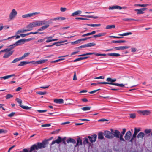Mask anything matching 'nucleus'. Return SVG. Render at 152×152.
Listing matches in <instances>:
<instances>
[{
    "label": "nucleus",
    "mask_w": 152,
    "mask_h": 152,
    "mask_svg": "<svg viewBox=\"0 0 152 152\" xmlns=\"http://www.w3.org/2000/svg\"><path fill=\"white\" fill-rule=\"evenodd\" d=\"M97 135L94 134L91 136H88L87 137H85L84 139L83 144L84 145L88 144L89 145H91V143L89 142V140L91 143L95 142L97 138Z\"/></svg>",
    "instance_id": "1"
},
{
    "label": "nucleus",
    "mask_w": 152,
    "mask_h": 152,
    "mask_svg": "<svg viewBox=\"0 0 152 152\" xmlns=\"http://www.w3.org/2000/svg\"><path fill=\"white\" fill-rule=\"evenodd\" d=\"M8 48H6L4 50H2L1 51V53L5 52L6 53L4 55L3 57L4 58H9L12 55V54L14 52V50H12L13 49V48L10 47H9L8 46Z\"/></svg>",
    "instance_id": "2"
},
{
    "label": "nucleus",
    "mask_w": 152,
    "mask_h": 152,
    "mask_svg": "<svg viewBox=\"0 0 152 152\" xmlns=\"http://www.w3.org/2000/svg\"><path fill=\"white\" fill-rule=\"evenodd\" d=\"M47 61V59H45L40 60L37 61H22L18 65V66H23L31 63H32V64L37 65L39 64L44 63L45 62Z\"/></svg>",
    "instance_id": "3"
},
{
    "label": "nucleus",
    "mask_w": 152,
    "mask_h": 152,
    "mask_svg": "<svg viewBox=\"0 0 152 152\" xmlns=\"http://www.w3.org/2000/svg\"><path fill=\"white\" fill-rule=\"evenodd\" d=\"M16 100L17 102L19 104V106H20L22 108L26 109V110H29L31 108V107H29L28 106H25L22 105V101L19 98H17L16 99Z\"/></svg>",
    "instance_id": "4"
},
{
    "label": "nucleus",
    "mask_w": 152,
    "mask_h": 152,
    "mask_svg": "<svg viewBox=\"0 0 152 152\" xmlns=\"http://www.w3.org/2000/svg\"><path fill=\"white\" fill-rule=\"evenodd\" d=\"M24 39H22L17 41L15 43L9 46L8 47H11L13 48L14 49L15 47L24 44Z\"/></svg>",
    "instance_id": "5"
},
{
    "label": "nucleus",
    "mask_w": 152,
    "mask_h": 152,
    "mask_svg": "<svg viewBox=\"0 0 152 152\" xmlns=\"http://www.w3.org/2000/svg\"><path fill=\"white\" fill-rule=\"evenodd\" d=\"M17 12L15 9L12 10L9 15V18L10 20L13 19L17 16Z\"/></svg>",
    "instance_id": "6"
},
{
    "label": "nucleus",
    "mask_w": 152,
    "mask_h": 152,
    "mask_svg": "<svg viewBox=\"0 0 152 152\" xmlns=\"http://www.w3.org/2000/svg\"><path fill=\"white\" fill-rule=\"evenodd\" d=\"M105 137L108 138H112L113 137V135L112 132L108 131H105L104 132Z\"/></svg>",
    "instance_id": "7"
},
{
    "label": "nucleus",
    "mask_w": 152,
    "mask_h": 152,
    "mask_svg": "<svg viewBox=\"0 0 152 152\" xmlns=\"http://www.w3.org/2000/svg\"><path fill=\"white\" fill-rule=\"evenodd\" d=\"M39 13L35 12L34 13H28L23 15L22 16V17L23 18H27L32 17L36 15H37L39 14Z\"/></svg>",
    "instance_id": "8"
},
{
    "label": "nucleus",
    "mask_w": 152,
    "mask_h": 152,
    "mask_svg": "<svg viewBox=\"0 0 152 152\" xmlns=\"http://www.w3.org/2000/svg\"><path fill=\"white\" fill-rule=\"evenodd\" d=\"M138 113L143 115H148L151 113V112L149 110H139L138 111Z\"/></svg>",
    "instance_id": "9"
},
{
    "label": "nucleus",
    "mask_w": 152,
    "mask_h": 152,
    "mask_svg": "<svg viewBox=\"0 0 152 152\" xmlns=\"http://www.w3.org/2000/svg\"><path fill=\"white\" fill-rule=\"evenodd\" d=\"M34 145L35 146V147L36 148V150L44 148L45 146V144L44 142L38 143L37 145L34 144Z\"/></svg>",
    "instance_id": "10"
},
{
    "label": "nucleus",
    "mask_w": 152,
    "mask_h": 152,
    "mask_svg": "<svg viewBox=\"0 0 152 152\" xmlns=\"http://www.w3.org/2000/svg\"><path fill=\"white\" fill-rule=\"evenodd\" d=\"M54 35H53L52 36H49V37H45V39H47V40L45 42L46 43H49L52 41H56L58 40L57 39H52V38L53 37Z\"/></svg>",
    "instance_id": "11"
},
{
    "label": "nucleus",
    "mask_w": 152,
    "mask_h": 152,
    "mask_svg": "<svg viewBox=\"0 0 152 152\" xmlns=\"http://www.w3.org/2000/svg\"><path fill=\"white\" fill-rule=\"evenodd\" d=\"M130 48V46H121L117 47H114L113 48V49H114L115 50H120L125 49H127Z\"/></svg>",
    "instance_id": "12"
},
{
    "label": "nucleus",
    "mask_w": 152,
    "mask_h": 152,
    "mask_svg": "<svg viewBox=\"0 0 152 152\" xmlns=\"http://www.w3.org/2000/svg\"><path fill=\"white\" fill-rule=\"evenodd\" d=\"M147 9V8H144L139 9H136L134 10V11L137 12V14L138 15L143 14L144 13L143 11L146 10Z\"/></svg>",
    "instance_id": "13"
},
{
    "label": "nucleus",
    "mask_w": 152,
    "mask_h": 152,
    "mask_svg": "<svg viewBox=\"0 0 152 152\" xmlns=\"http://www.w3.org/2000/svg\"><path fill=\"white\" fill-rule=\"evenodd\" d=\"M113 130L112 129H111V132L113 135V137H115L117 138H119L120 135V132L117 130H115L114 132H113Z\"/></svg>",
    "instance_id": "14"
},
{
    "label": "nucleus",
    "mask_w": 152,
    "mask_h": 152,
    "mask_svg": "<svg viewBox=\"0 0 152 152\" xmlns=\"http://www.w3.org/2000/svg\"><path fill=\"white\" fill-rule=\"evenodd\" d=\"M37 22L38 26H41L44 25H45L49 23L48 22L45 20H43L42 21L38 20Z\"/></svg>",
    "instance_id": "15"
},
{
    "label": "nucleus",
    "mask_w": 152,
    "mask_h": 152,
    "mask_svg": "<svg viewBox=\"0 0 152 152\" xmlns=\"http://www.w3.org/2000/svg\"><path fill=\"white\" fill-rule=\"evenodd\" d=\"M62 141V139L61 137L60 136H59L58 137V138L56 139V140L53 141H52L51 143V145H53L55 143H57V144H59Z\"/></svg>",
    "instance_id": "16"
},
{
    "label": "nucleus",
    "mask_w": 152,
    "mask_h": 152,
    "mask_svg": "<svg viewBox=\"0 0 152 152\" xmlns=\"http://www.w3.org/2000/svg\"><path fill=\"white\" fill-rule=\"evenodd\" d=\"M131 136V133L130 131L127 132L125 136V138L126 140H129L130 139Z\"/></svg>",
    "instance_id": "17"
},
{
    "label": "nucleus",
    "mask_w": 152,
    "mask_h": 152,
    "mask_svg": "<svg viewBox=\"0 0 152 152\" xmlns=\"http://www.w3.org/2000/svg\"><path fill=\"white\" fill-rule=\"evenodd\" d=\"M122 9V7L118 6H113L112 7H110L109 8V9L112 10L114 9H119L121 10Z\"/></svg>",
    "instance_id": "18"
},
{
    "label": "nucleus",
    "mask_w": 152,
    "mask_h": 152,
    "mask_svg": "<svg viewBox=\"0 0 152 152\" xmlns=\"http://www.w3.org/2000/svg\"><path fill=\"white\" fill-rule=\"evenodd\" d=\"M82 145V140L80 138H78L77 140V143L76 145L75 146V147L78 145Z\"/></svg>",
    "instance_id": "19"
},
{
    "label": "nucleus",
    "mask_w": 152,
    "mask_h": 152,
    "mask_svg": "<svg viewBox=\"0 0 152 152\" xmlns=\"http://www.w3.org/2000/svg\"><path fill=\"white\" fill-rule=\"evenodd\" d=\"M106 34V33H100L98 34L93 35L92 37H93L96 38L97 37H99L101 36H103L105 35Z\"/></svg>",
    "instance_id": "20"
},
{
    "label": "nucleus",
    "mask_w": 152,
    "mask_h": 152,
    "mask_svg": "<svg viewBox=\"0 0 152 152\" xmlns=\"http://www.w3.org/2000/svg\"><path fill=\"white\" fill-rule=\"evenodd\" d=\"M107 55L109 56L113 57H118L120 56L119 54L116 53H109Z\"/></svg>",
    "instance_id": "21"
},
{
    "label": "nucleus",
    "mask_w": 152,
    "mask_h": 152,
    "mask_svg": "<svg viewBox=\"0 0 152 152\" xmlns=\"http://www.w3.org/2000/svg\"><path fill=\"white\" fill-rule=\"evenodd\" d=\"M89 57V56H86V57H82L79 58H78L74 60L73 61L74 62H76L77 61H79L80 60L87 59Z\"/></svg>",
    "instance_id": "22"
},
{
    "label": "nucleus",
    "mask_w": 152,
    "mask_h": 152,
    "mask_svg": "<svg viewBox=\"0 0 152 152\" xmlns=\"http://www.w3.org/2000/svg\"><path fill=\"white\" fill-rule=\"evenodd\" d=\"M54 102L58 104H62L63 103L64 100L62 99H54Z\"/></svg>",
    "instance_id": "23"
},
{
    "label": "nucleus",
    "mask_w": 152,
    "mask_h": 152,
    "mask_svg": "<svg viewBox=\"0 0 152 152\" xmlns=\"http://www.w3.org/2000/svg\"><path fill=\"white\" fill-rule=\"evenodd\" d=\"M66 142L67 143H75L76 142V141L75 139L70 138L66 140Z\"/></svg>",
    "instance_id": "24"
},
{
    "label": "nucleus",
    "mask_w": 152,
    "mask_h": 152,
    "mask_svg": "<svg viewBox=\"0 0 152 152\" xmlns=\"http://www.w3.org/2000/svg\"><path fill=\"white\" fill-rule=\"evenodd\" d=\"M64 41H61V42H55V43H53L52 45H47L46 46V47H52V46H53V45H56V46H58L59 45L58 44V43H64Z\"/></svg>",
    "instance_id": "25"
},
{
    "label": "nucleus",
    "mask_w": 152,
    "mask_h": 152,
    "mask_svg": "<svg viewBox=\"0 0 152 152\" xmlns=\"http://www.w3.org/2000/svg\"><path fill=\"white\" fill-rule=\"evenodd\" d=\"M15 76V74H13L11 75L6 76L4 77H0V79H3L4 80L8 79L11 77L14 76Z\"/></svg>",
    "instance_id": "26"
},
{
    "label": "nucleus",
    "mask_w": 152,
    "mask_h": 152,
    "mask_svg": "<svg viewBox=\"0 0 152 152\" xmlns=\"http://www.w3.org/2000/svg\"><path fill=\"white\" fill-rule=\"evenodd\" d=\"M85 45L86 48L87 47H91V46H94L96 45V44L95 43L92 42L85 44Z\"/></svg>",
    "instance_id": "27"
},
{
    "label": "nucleus",
    "mask_w": 152,
    "mask_h": 152,
    "mask_svg": "<svg viewBox=\"0 0 152 152\" xmlns=\"http://www.w3.org/2000/svg\"><path fill=\"white\" fill-rule=\"evenodd\" d=\"M98 122H104V121H107V124H109L111 123V121L109 120L105 119L104 118H102L100 119H99L98 121Z\"/></svg>",
    "instance_id": "28"
},
{
    "label": "nucleus",
    "mask_w": 152,
    "mask_h": 152,
    "mask_svg": "<svg viewBox=\"0 0 152 152\" xmlns=\"http://www.w3.org/2000/svg\"><path fill=\"white\" fill-rule=\"evenodd\" d=\"M82 12L80 10H78L75 11L72 14V16H74L75 15H80Z\"/></svg>",
    "instance_id": "29"
},
{
    "label": "nucleus",
    "mask_w": 152,
    "mask_h": 152,
    "mask_svg": "<svg viewBox=\"0 0 152 152\" xmlns=\"http://www.w3.org/2000/svg\"><path fill=\"white\" fill-rule=\"evenodd\" d=\"M126 42L125 40H113L111 42V43H124Z\"/></svg>",
    "instance_id": "30"
},
{
    "label": "nucleus",
    "mask_w": 152,
    "mask_h": 152,
    "mask_svg": "<svg viewBox=\"0 0 152 152\" xmlns=\"http://www.w3.org/2000/svg\"><path fill=\"white\" fill-rule=\"evenodd\" d=\"M96 54H97V53H86L79 55L78 56H87V55H92L93 54H94L95 55H96Z\"/></svg>",
    "instance_id": "31"
},
{
    "label": "nucleus",
    "mask_w": 152,
    "mask_h": 152,
    "mask_svg": "<svg viewBox=\"0 0 152 152\" xmlns=\"http://www.w3.org/2000/svg\"><path fill=\"white\" fill-rule=\"evenodd\" d=\"M36 148L35 146L33 145L30 148L29 152H36Z\"/></svg>",
    "instance_id": "32"
},
{
    "label": "nucleus",
    "mask_w": 152,
    "mask_h": 152,
    "mask_svg": "<svg viewBox=\"0 0 152 152\" xmlns=\"http://www.w3.org/2000/svg\"><path fill=\"white\" fill-rule=\"evenodd\" d=\"M30 54V53L29 52L26 53H25L23 56L20 58L22 60L23 59L25 58L28 57Z\"/></svg>",
    "instance_id": "33"
},
{
    "label": "nucleus",
    "mask_w": 152,
    "mask_h": 152,
    "mask_svg": "<svg viewBox=\"0 0 152 152\" xmlns=\"http://www.w3.org/2000/svg\"><path fill=\"white\" fill-rule=\"evenodd\" d=\"M144 136V134L142 132H140L138 134L137 137L138 138H142Z\"/></svg>",
    "instance_id": "34"
},
{
    "label": "nucleus",
    "mask_w": 152,
    "mask_h": 152,
    "mask_svg": "<svg viewBox=\"0 0 152 152\" xmlns=\"http://www.w3.org/2000/svg\"><path fill=\"white\" fill-rule=\"evenodd\" d=\"M30 23L32 25L33 28L38 26L37 21H35Z\"/></svg>",
    "instance_id": "35"
},
{
    "label": "nucleus",
    "mask_w": 152,
    "mask_h": 152,
    "mask_svg": "<svg viewBox=\"0 0 152 152\" xmlns=\"http://www.w3.org/2000/svg\"><path fill=\"white\" fill-rule=\"evenodd\" d=\"M115 27V25H107L105 28L106 29H110L111 28H114Z\"/></svg>",
    "instance_id": "36"
},
{
    "label": "nucleus",
    "mask_w": 152,
    "mask_h": 152,
    "mask_svg": "<svg viewBox=\"0 0 152 152\" xmlns=\"http://www.w3.org/2000/svg\"><path fill=\"white\" fill-rule=\"evenodd\" d=\"M127 84H126V85ZM125 84H118V83H113V85L117 86H120L121 88H123L124 87L125 85Z\"/></svg>",
    "instance_id": "37"
},
{
    "label": "nucleus",
    "mask_w": 152,
    "mask_h": 152,
    "mask_svg": "<svg viewBox=\"0 0 152 152\" xmlns=\"http://www.w3.org/2000/svg\"><path fill=\"white\" fill-rule=\"evenodd\" d=\"M45 38L42 39H39L36 41L35 43L37 44H39V43H42V42L45 41Z\"/></svg>",
    "instance_id": "38"
},
{
    "label": "nucleus",
    "mask_w": 152,
    "mask_h": 152,
    "mask_svg": "<svg viewBox=\"0 0 152 152\" xmlns=\"http://www.w3.org/2000/svg\"><path fill=\"white\" fill-rule=\"evenodd\" d=\"M86 25L88 26L94 27V26H101V24H87Z\"/></svg>",
    "instance_id": "39"
},
{
    "label": "nucleus",
    "mask_w": 152,
    "mask_h": 152,
    "mask_svg": "<svg viewBox=\"0 0 152 152\" xmlns=\"http://www.w3.org/2000/svg\"><path fill=\"white\" fill-rule=\"evenodd\" d=\"M104 136L102 132H100L98 134V138L99 139H102L103 138Z\"/></svg>",
    "instance_id": "40"
},
{
    "label": "nucleus",
    "mask_w": 152,
    "mask_h": 152,
    "mask_svg": "<svg viewBox=\"0 0 152 152\" xmlns=\"http://www.w3.org/2000/svg\"><path fill=\"white\" fill-rule=\"evenodd\" d=\"M26 28L28 30V31H29L32 29L33 27L32 25L30 23L26 26Z\"/></svg>",
    "instance_id": "41"
},
{
    "label": "nucleus",
    "mask_w": 152,
    "mask_h": 152,
    "mask_svg": "<svg viewBox=\"0 0 152 152\" xmlns=\"http://www.w3.org/2000/svg\"><path fill=\"white\" fill-rule=\"evenodd\" d=\"M22 60V59L20 58H20H16L15 59H14L12 61V63H16V62H18V61H20V60Z\"/></svg>",
    "instance_id": "42"
},
{
    "label": "nucleus",
    "mask_w": 152,
    "mask_h": 152,
    "mask_svg": "<svg viewBox=\"0 0 152 152\" xmlns=\"http://www.w3.org/2000/svg\"><path fill=\"white\" fill-rule=\"evenodd\" d=\"M91 108V107H86L82 108L81 109L83 111L89 110Z\"/></svg>",
    "instance_id": "43"
},
{
    "label": "nucleus",
    "mask_w": 152,
    "mask_h": 152,
    "mask_svg": "<svg viewBox=\"0 0 152 152\" xmlns=\"http://www.w3.org/2000/svg\"><path fill=\"white\" fill-rule=\"evenodd\" d=\"M123 20L126 21H134V19L132 18H124L123 19Z\"/></svg>",
    "instance_id": "44"
},
{
    "label": "nucleus",
    "mask_w": 152,
    "mask_h": 152,
    "mask_svg": "<svg viewBox=\"0 0 152 152\" xmlns=\"http://www.w3.org/2000/svg\"><path fill=\"white\" fill-rule=\"evenodd\" d=\"M132 33L131 32H127V33H125L122 34H119V35L121 36H126L128 35H131L132 34Z\"/></svg>",
    "instance_id": "45"
},
{
    "label": "nucleus",
    "mask_w": 152,
    "mask_h": 152,
    "mask_svg": "<svg viewBox=\"0 0 152 152\" xmlns=\"http://www.w3.org/2000/svg\"><path fill=\"white\" fill-rule=\"evenodd\" d=\"M81 42L80 39L77 40L76 41L71 42V44L72 45L78 44L80 43Z\"/></svg>",
    "instance_id": "46"
},
{
    "label": "nucleus",
    "mask_w": 152,
    "mask_h": 152,
    "mask_svg": "<svg viewBox=\"0 0 152 152\" xmlns=\"http://www.w3.org/2000/svg\"><path fill=\"white\" fill-rule=\"evenodd\" d=\"M49 26V23L47 24L46 25H44L42 26L41 27L42 28V29L43 30H45Z\"/></svg>",
    "instance_id": "47"
},
{
    "label": "nucleus",
    "mask_w": 152,
    "mask_h": 152,
    "mask_svg": "<svg viewBox=\"0 0 152 152\" xmlns=\"http://www.w3.org/2000/svg\"><path fill=\"white\" fill-rule=\"evenodd\" d=\"M36 93L39 95H44L47 94L46 92H42V91H39L37 92Z\"/></svg>",
    "instance_id": "48"
},
{
    "label": "nucleus",
    "mask_w": 152,
    "mask_h": 152,
    "mask_svg": "<svg viewBox=\"0 0 152 152\" xmlns=\"http://www.w3.org/2000/svg\"><path fill=\"white\" fill-rule=\"evenodd\" d=\"M82 16H83V15H81ZM83 16H85L87 18H93L94 19H96L98 17L97 16H94L92 15H87V16H85V15H83Z\"/></svg>",
    "instance_id": "49"
},
{
    "label": "nucleus",
    "mask_w": 152,
    "mask_h": 152,
    "mask_svg": "<svg viewBox=\"0 0 152 152\" xmlns=\"http://www.w3.org/2000/svg\"><path fill=\"white\" fill-rule=\"evenodd\" d=\"M100 84H108L110 85H113V83H109L108 82H100Z\"/></svg>",
    "instance_id": "50"
},
{
    "label": "nucleus",
    "mask_w": 152,
    "mask_h": 152,
    "mask_svg": "<svg viewBox=\"0 0 152 152\" xmlns=\"http://www.w3.org/2000/svg\"><path fill=\"white\" fill-rule=\"evenodd\" d=\"M130 117L132 118H134L136 117V115L134 113H131L129 114Z\"/></svg>",
    "instance_id": "51"
},
{
    "label": "nucleus",
    "mask_w": 152,
    "mask_h": 152,
    "mask_svg": "<svg viewBox=\"0 0 152 152\" xmlns=\"http://www.w3.org/2000/svg\"><path fill=\"white\" fill-rule=\"evenodd\" d=\"M13 97V95H12L10 94H8L6 96V98L7 99H9L11 98L12 97Z\"/></svg>",
    "instance_id": "52"
},
{
    "label": "nucleus",
    "mask_w": 152,
    "mask_h": 152,
    "mask_svg": "<svg viewBox=\"0 0 152 152\" xmlns=\"http://www.w3.org/2000/svg\"><path fill=\"white\" fill-rule=\"evenodd\" d=\"M50 124H43L41 126L43 127H47L50 126Z\"/></svg>",
    "instance_id": "53"
},
{
    "label": "nucleus",
    "mask_w": 152,
    "mask_h": 152,
    "mask_svg": "<svg viewBox=\"0 0 152 152\" xmlns=\"http://www.w3.org/2000/svg\"><path fill=\"white\" fill-rule=\"evenodd\" d=\"M149 6V4H142L139 5V6L142 7H146Z\"/></svg>",
    "instance_id": "54"
},
{
    "label": "nucleus",
    "mask_w": 152,
    "mask_h": 152,
    "mask_svg": "<svg viewBox=\"0 0 152 152\" xmlns=\"http://www.w3.org/2000/svg\"><path fill=\"white\" fill-rule=\"evenodd\" d=\"M76 19H80L82 20H89V19L87 18H83L81 17H76L75 18Z\"/></svg>",
    "instance_id": "55"
},
{
    "label": "nucleus",
    "mask_w": 152,
    "mask_h": 152,
    "mask_svg": "<svg viewBox=\"0 0 152 152\" xmlns=\"http://www.w3.org/2000/svg\"><path fill=\"white\" fill-rule=\"evenodd\" d=\"M92 38V37H88L85 38H84L81 39H81V41H82L86 40L87 39H89Z\"/></svg>",
    "instance_id": "56"
},
{
    "label": "nucleus",
    "mask_w": 152,
    "mask_h": 152,
    "mask_svg": "<svg viewBox=\"0 0 152 152\" xmlns=\"http://www.w3.org/2000/svg\"><path fill=\"white\" fill-rule=\"evenodd\" d=\"M106 80L108 82L113 83L112 82V78H111L108 77V78H107Z\"/></svg>",
    "instance_id": "57"
},
{
    "label": "nucleus",
    "mask_w": 152,
    "mask_h": 152,
    "mask_svg": "<svg viewBox=\"0 0 152 152\" xmlns=\"http://www.w3.org/2000/svg\"><path fill=\"white\" fill-rule=\"evenodd\" d=\"M100 90H101L100 89H99L96 90H95L90 92H89V93L91 94H94V93H96L97 91Z\"/></svg>",
    "instance_id": "58"
},
{
    "label": "nucleus",
    "mask_w": 152,
    "mask_h": 152,
    "mask_svg": "<svg viewBox=\"0 0 152 152\" xmlns=\"http://www.w3.org/2000/svg\"><path fill=\"white\" fill-rule=\"evenodd\" d=\"M15 112H12L10 114H9L8 115V116L9 117H11L13 116L14 114H15Z\"/></svg>",
    "instance_id": "59"
},
{
    "label": "nucleus",
    "mask_w": 152,
    "mask_h": 152,
    "mask_svg": "<svg viewBox=\"0 0 152 152\" xmlns=\"http://www.w3.org/2000/svg\"><path fill=\"white\" fill-rule=\"evenodd\" d=\"M73 80H77V78L76 77V73L75 72H74V75L73 78Z\"/></svg>",
    "instance_id": "60"
},
{
    "label": "nucleus",
    "mask_w": 152,
    "mask_h": 152,
    "mask_svg": "<svg viewBox=\"0 0 152 152\" xmlns=\"http://www.w3.org/2000/svg\"><path fill=\"white\" fill-rule=\"evenodd\" d=\"M38 112H39V113H41L43 112H46L47 111V110H37Z\"/></svg>",
    "instance_id": "61"
},
{
    "label": "nucleus",
    "mask_w": 152,
    "mask_h": 152,
    "mask_svg": "<svg viewBox=\"0 0 152 152\" xmlns=\"http://www.w3.org/2000/svg\"><path fill=\"white\" fill-rule=\"evenodd\" d=\"M86 48L85 44L84 45H81L79 47H77L76 49H80L81 48Z\"/></svg>",
    "instance_id": "62"
},
{
    "label": "nucleus",
    "mask_w": 152,
    "mask_h": 152,
    "mask_svg": "<svg viewBox=\"0 0 152 152\" xmlns=\"http://www.w3.org/2000/svg\"><path fill=\"white\" fill-rule=\"evenodd\" d=\"M7 131L6 130H4L2 129H0V134L3 133H6Z\"/></svg>",
    "instance_id": "63"
},
{
    "label": "nucleus",
    "mask_w": 152,
    "mask_h": 152,
    "mask_svg": "<svg viewBox=\"0 0 152 152\" xmlns=\"http://www.w3.org/2000/svg\"><path fill=\"white\" fill-rule=\"evenodd\" d=\"M67 9L66 8L61 7L60 8V11L62 12H64Z\"/></svg>",
    "instance_id": "64"
}]
</instances>
